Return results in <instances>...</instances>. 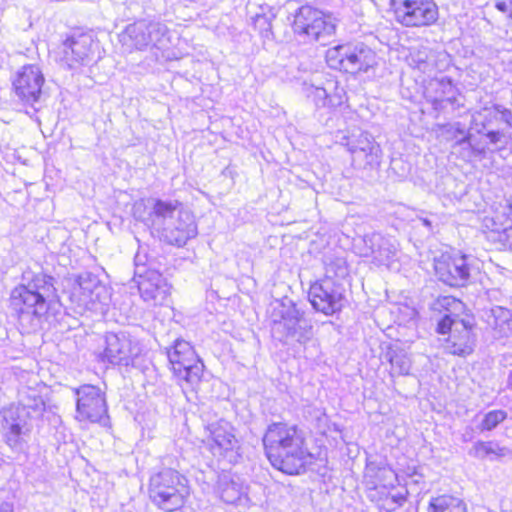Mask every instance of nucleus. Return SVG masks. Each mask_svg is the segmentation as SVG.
I'll use <instances>...</instances> for the list:
<instances>
[{
    "instance_id": "nucleus-19",
    "label": "nucleus",
    "mask_w": 512,
    "mask_h": 512,
    "mask_svg": "<svg viewBox=\"0 0 512 512\" xmlns=\"http://www.w3.org/2000/svg\"><path fill=\"white\" fill-rule=\"evenodd\" d=\"M45 78L37 65H26L13 82L15 94L25 105L35 107L42 96Z\"/></svg>"
},
{
    "instance_id": "nucleus-10",
    "label": "nucleus",
    "mask_w": 512,
    "mask_h": 512,
    "mask_svg": "<svg viewBox=\"0 0 512 512\" xmlns=\"http://www.w3.org/2000/svg\"><path fill=\"white\" fill-rule=\"evenodd\" d=\"M398 23L406 27H423L438 19V7L434 0H391Z\"/></svg>"
},
{
    "instance_id": "nucleus-18",
    "label": "nucleus",
    "mask_w": 512,
    "mask_h": 512,
    "mask_svg": "<svg viewBox=\"0 0 512 512\" xmlns=\"http://www.w3.org/2000/svg\"><path fill=\"white\" fill-rule=\"evenodd\" d=\"M71 301L82 311L96 310L98 304H106L109 299L106 287L91 275H80L71 292Z\"/></svg>"
},
{
    "instance_id": "nucleus-17",
    "label": "nucleus",
    "mask_w": 512,
    "mask_h": 512,
    "mask_svg": "<svg viewBox=\"0 0 512 512\" xmlns=\"http://www.w3.org/2000/svg\"><path fill=\"white\" fill-rule=\"evenodd\" d=\"M308 295L313 308L325 315L341 310L345 301L341 285L328 277L312 284Z\"/></svg>"
},
{
    "instance_id": "nucleus-21",
    "label": "nucleus",
    "mask_w": 512,
    "mask_h": 512,
    "mask_svg": "<svg viewBox=\"0 0 512 512\" xmlns=\"http://www.w3.org/2000/svg\"><path fill=\"white\" fill-rule=\"evenodd\" d=\"M97 46L90 35L68 38L60 47V59L71 69L86 65L92 60Z\"/></svg>"
},
{
    "instance_id": "nucleus-43",
    "label": "nucleus",
    "mask_w": 512,
    "mask_h": 512,
    "mask_svg": "<svg viewBox=\"0 0 512 512\" xmlns=\"http://www.w3.org/2000/svg\"><path fill=\"white\" fill-rule=\"evenodd\" d=\"M508 206H509V209H510V211H511V213H512V197H511V199L508 201Z\"/></svg>"
},
{
    "instance_id": "nucleus-36",
    "label": "nucleus",
    "mask_w": 512,
    "mask_h": 512,
    "mask_svg": "<svg viewBox=\"0 0 512 512\" xmlns=\"http://www.w3.org/2000/svg\"><path fill=\"white\" fill-rule=\"evenodd\" d=\"M437 305L448 311H459L463 307V303L451 296H443L437 300Z\"/></svg>"
},
{
    "instance_id": "nucleus-33",
    "label": "nucleus",
    "mask_w": 512,
    "mask_h": 512,
    "mask_svg": "<svg viewBox=\"0 0 512 512\" xmlns=\"http://www.w3.org/2000/svg\"><path fill=\"white\" fill-rule=\"evenodd\" d=\"M159 199H141L133 205V216L152 228L153 207Z\"/></svg>"
},
{
    "instance_id": "nucleus-13",
    "label": "nucleus",
    "mask_w": 512,
    "mask_h": 512,
    "mask_svg": "<svg viewBox=\"0 0 512 512\" xmlns=\"http://www.w3.org/2000/svg\"><path fill=\"white\" fill-rule=\"evenodd\" d=\"M141 353L139 341L129 333H107L105 336V347L100 354L103 362L113 365L128 366L133 363Z\"/></svg>"
},
{
    "instance_id": "nucleus-39",
    "label": "nucleus",
    "mask_w": 512,
    "mask_h": 512,
    "mask_svg": "<svg viewBox=\"0 0 512 512\" xmlns=\"http://www.w3.org/2000/svg\"><path fill=\"white\" fill-rule=\"evenodd\" d=\"M495 7L501 12H506L509 11L510 5L508 6L504 1H496Z\"/></svg>"
},
{
    "instance_id": "nucleus-24",
    "label": "nucleus",
    "mask_w": 512,
    "mask_h": 512,
    "mask_svg": "<svg viewBox=\"0 0 512 512\" xmlns=\"http://www.w3.org/2000/svg\"><path fill=\"white\" fill-rule=\"evenodd\" d=\"M424 95L437 111L457 101V90L447 77L431 79L425 87Z\"/></svg>"
},
{
    "instance_id": "nucleus-35",
    "label": "nucleus",
    "mask_w": 512,
    "mask_h": 512,
    "mask_svg": "<svg viewBox=\"0 0 512 512\" xmlns=\"http://www.w3.org/2000/svg\"><path fill=\"white\" fill-rule=\"evenodd\" d=\"M507 417V414L503 410H493L485 414L481 424V431H491L494 429L499 423L504 421Z\"/></svg>"
},
{
    "instance_id": "nucleus-37",
    "label": "nucleus",
    "mask_w": 512,
    "mask_h": 512,
    "mask_svg": "<svg viewBox=\"0 0 512 512\" xmlns=\"http://www.w3.org/2000/svg\"><path fill=\"white\" fill-rule=\"evenodd\" d=\"M494 231L501 233L500 239L504 241L510 248H512V221H507L506 225L496 226Z\"/></svg>"
},
{
    "instance_id": "nucleus-8",
    "label": "nucleus",
    "mask_w": 512,
    "mask_h": 512,
    "mask_svg": "<svg viewBox=\"0 0 512 512\" xmlns=\"http://www.w3.org/2000/svg\"><path fill=\"white\" fill-rule=\"evenodd\" d=\"M337 19L310 5L299 7L292 22L293 32L309 41L323 42L335 34Z\"/></svg>"
},
{
    "instance_id": "nucleus-9",
    "label": "nucleus",
    "mask_w": 512,
    "mask_h": 512,
    "mask_svg": "<svg viewBox=\"0 0 512 512\" xmlns=\"http://www.w3.org/2000/svg\"><path fill=\"white\" fill-rule=\"evenodd\" d=\"M167 357L171 370L178 380H184L190 384L209 381V374L204 372V365L196 359L194 349L189 342L183 339L175 340L174 345L167 350Z\"/></svg>"
},
{
    "instance_id": "nucleus-15",
    "label": "nucleus",
    "mask_w": 512,
    "mask_h": 512,
    "mask_svg": "<svg viewBox=\"0 0 512 512\" xmlns=\"http://www.w3.org/2000/svg\"><path fill=\"white\" fill-rule=\"evenodd\" d=\"M134 281L137 284L141 298L152 306L164 305L170 294V287L163 276L156 270H146L138 264L136 256Z\"/></svg>"
},
{
    "instance_id": "nucleus-16",
    "label": "nucleus",
    "mask_w": 512,
    "mask_h": 512,
    "mask_svg": "<svg viewBox=\"0 0 512 512\" xmlns=\"http://www.w3.org/2000/svg\"><path fill=\"white\" fill-rule=\"evenodd\" d=\"M436 276L451 287H463L469 283L472 271L471 258L467 255H441L435 259Z\"/></svg>"
},
{
    "instance_id": "nucleus-5",
    "label": "nucleus",
    "mask_w": 512,
    "mask_h": 512,
    "mask_svg": "<svg viewBox=\"0 0 512 512\" xmlns=\"http://www.w3.org/2000/svg\"><path fill=\"white\" fill-rule=\"evenodd\" d=\"M190 494L187 478L172 468L151 475L148 495L151 502L166 512L181 509Z\"/></svg>"
},
{
    "instance_id": "nucleus-7",
    "label": "nucleus",
    "mask_w": 512,
    "mask_h": 512,
    "mask_svg": "<svg viewBox=\"0 0 512 512\" xmlns=\"http://www.w3.org/2000/svg\"><path fill=\"white\" fill-rule=\"evenodd\" d=\"M326 62L332 69L356 74L374 67L377 56L374 50L362 42L346 43L329 48Z\"/></svg>"
},
{
    "instance_id": "nucleus-34",
    "label": "nucleus",
    "mask_w": 512,
    "mask_h": 512,
    "mask_svg": "<svg viewBox=\"0 0 512 512\" xmlns=\"http://www.w3.org/2000/svg\"><path fill=\"white\" fill-rule=\"evenodd\" d=\"M471 454L479 459L503 455V448L493 441H478L474 444Z\"/></svg>"
},
{
    "instance_id": "nucleus-1",
    "label": "nucleus",
    "mask_w": 512,
    "mask_h": 512,
    "mask_svg": "<svg viewBox=\"0 0 512 512\" xmlns=\"http://www.w3.org/2000/svg\"><path fill=\"white\" fill-rule=\"evenodd\" d=\"M263 445L271 465L286 474H299L312 463L304 432L296 426L273 423L263 437Z\"/></svg>"
},
{
    "instance_id": "nucleus-27",
    "label": "nucleus",
    "mask_w": 512,
    "mask_h": 512,
    "mask_svg": "<svg viewBox=\"0 0 512 512\" xmlns=\"http://www.w3.org/2000/svg\"><path fill=\"white\" fill-rule=\"evenodd\" d=\"M121 41L123 44L139 50L149 47L151 44L149 22L140 20L128 25L121 34Z\"/></svg>"
},
{
    "instance_id": "nucleus-20",
    "label": "nucleus",
    "mask_w": 512,
    "mask_h": 512,
    "mask_svg": "<svg viewBox=\"0 0 512 512\" xmlns=\"http://www.w3.org/2000/svg\"><path fill=\"white\" fill-rule=\"evenodd\" d=\"M75 394L78 419L97 422L106 413L104 392L98 386H79Z\"/></svg>"
},
{
    "instance_id": "nucleus-32",
    "label": "nucleus",
    "mask_w": 512,
    "mask_h": 512,
    "mask_svg": "<svg viewBox=\"0 0 512 512\" xmlns=\"http://www.w3.org/2000/svg\"><path fill=\"white\" fill-rule=\"evenodd\" d=\"M389 362L391 365V375H406L409 373L411 368V361L409 357L401 352L396 350H390L388 352Z\"/></svg>"
},
{
    "instance_id": "nucleus-38",
    "label": "nucleus",
    "mask_w": 512,
    "mask_h": 512,
    "mask_svg": "<svg viewBox=\"0 0 512 512\" xmlns=\"http://www.w3.org/2000/svg\"><path fill=\"white\" fill-rule=\"evenodd\" d=\"M471 136L468 135L466 137H464L463 139H461L460 141H458V144L459 145H462V144H468L473 152V154L475 155H480V154H483L485 152V149L484 148H480L476 145H473L471 142Z\"/></svg>"
},
{
    "instance_id": "nucleus-28",
    "label": "nucleus",
    "mask_w": 512,
    "mask_h": 512,
    "mask_svg": "<svg viewBox=\"0 0 512 512\" xmlns=\"http://www.w3.org/2000/svg\"><path fill=\"white\" fill-rule=\"evenodd\" d=\"M330 86H335L332 81L328 82V87L316 86L313 83H303V91L307 98L311 99L316 107H335L341 104V97L330 95L328 89Z\"/></svg>"
},
{
    "instance_id": "nucleus-26",
    "label": "nucleus",
    "mask_w": 512,
    "mask_h": 512,
    "mask_svg": "<svg viewBox=\"0 0 512 512\" xmlns=\"http://www.w3.org/2000/svg\"><path fill=\"white\" fill-rule=\"evenodd\" d=\"M218 493L220 498L228 504H237L247 500V491L243 482L239 478H233L228 475L219 477Z\"/></svg>"
},
{
    "instance_id": "nucleus-11",
    "label": "nucleus",
    "mask_w": 512,
    "mask_h": 512,
    "mask_svg": "<svg viewBox=\"0 0 512 512\" xmlns=\"http://www.w3.org/2000/svg\"><path fill=\"white\" fill-rule=\"evenodd\" d=\"M440 334L449 333L445 350L453 355L466 356L473 352L475 339L469 322L458 319L456 315H445L437 326Z\"/></svg>"
},
{
    "instance_id": "nucleus-12",
    "label": "nucleus",
    "mask_w": 512,
    "mask_h": 512,
    "mask_svg": "<svg viewBox=\"0 0 512 512\" xmlns=\"http://www.w3.org/2000/svg\"><path fill=\"white\" fill-rule=\"evenodd\" d=\"M208 437L206 445L213 456L226 459L229 463L237 461L240 444L232 424L224 419L210 423L206 427Z\"/></svg>"
},
{
    "instance_id": "nucleus-6",
    "label": "nucleus",
    "mask_w": 512,
    "mask_h": 512,
    "mask_svg": "<svg viewBox=\"0 0 512 512\" xmlns=\"http://www.w3.org/2000/svg\"><path fill=\"white\" fill-rule=\"evenodd\" d=\"M272 336L285 344H305L313 337L312 326L295 305L280 304L273 312Z\"/></svg>"
},
{
    "instance_id": "nucleus-23",
    "label": "nucleus",
    "mask_w": 512,
    "mask_h": 512,
    "mask_svg": "<svg viewBox=\"0 0 512 512\" xmlns=\"http://www.w3.org/2000/svg\"><path fill=\"white\" fill-rule=\"evenodd\" d=\"M408 496V490L405 486H395L393 484H381L375 488H370L369 497L374 501L377 507L386 512H393L402 507Z\"/></svg>"
},
{
    "instance_id": "nucleus-14",
    "label": "nucleus",
    "mask_w": 512,
    "mask_h": 512,
    "mask_svg": "<svg viewBox=\"0 0 512 512\" xmlns=\"http://www.w3.org/2000/svg\"><path fill=\"white\" fill-rule=\"evenodd\" d=\"M345 146L351 155L352 165L355 169L373 170L380 166L382 150L367 132L348 137Z\"/></svg>"
},
{
    "instance_id": "nucleus-42",
    "label": "nucleus",
    "mask_w": 512,
    "mask_h": 512,
    "mask_svg": "<svg viewBox=\"0 0 512 512\" xmlns=\"http://www.w3.org/2000/svg\"><path fill=\"white\" fill-rule=\"evenodd\" d=\"M509 16L512 18V0H510Z\"/></svg>"
},
{
    "instance_id": "nucleus-25",
    "label": "nucleus",
    "mask_w": 512,
    "mask_h": 512,
    "mask_svg": "<svg viewBox=\"0 0 512 512\" xmlns=\"http://www.w3.org/2000/svg\"><path fill=\"white\" fill-rule=\"evenodd\" d=\"M500 123L505 124L508 128H512V112L501 106L484 107L472 116V129L479 134L492 129Z\"/></svg>"
},
{
    "instance_id": "nucleus-40",
    "label": "nucleus",
    "mask_w": 512,
    "mask_h": 512,
    "mask_svg": "<svg viewBox=\"0 0 512 512\" xmlns=\"http://www.w3.org/2000/svg\"><path fill=\"white\" fill-rule=\"evenodd\" d=\"M0 512H13V505L10 503H2L0 505Z\"/></svg>"
},
{
    "instance_id": "nucleus-31",
    "label": "nucleus",
    "mask_w": 512,
    "mask_h": 512,
    "mask_svg": "<svg viewBox=\"0 0 512 512\" xmlns=\"http://www.w3.org/2000/svg\"><path fill=\"white\" fill-rule=\"evenodd\" d=\"M149 38H151L150 46L158 49L167 48L170 44L169 29L161 22H149Z\"/></svg>"
},
{
    "instance_id": "nucleus-4",
    "label": "nucleus",
    "mask_w": 512,
    "mask_h": 512,
    "mask_svg": "<svg viewBox=\"0 0 512 512\" xmlns=\"http://www.w3.org/2000/svg\"><path fill=\"white\" fill-rule=\"evenodd\" d=\"M153 213L152 229L170 245L184 246L198 234L194 215L178 201L158 200Z\"/></svg>"
},
{
    "instance_id": "nucleus-30",
    "label": "nucleus",
    "mask_w": 512,
    "mask_h": 512,
    "mask_svg": "<svg viewBox=\"0 0 512 512\" xmlns=\"http://www.w3.org/2000/svg\"><path fill=\"white\" fill-rule=\"evenodd\" d=\"M429 512H466V506L458 498L443 495L432 499Z\"/></svg>"
},
{
    "instance_id": "nucleus-3",
    "label": "nucleus",
    "mask_w": 512,
    "mask_h": 512,
    "mask_svg": "<svg viewBox=\"0 0 512 512\" xmlns=\"http://www.w3.org/2000/svg\"><path fill=\"white\" fill-rule=\"evenodd\" d=\"M24 387L26 391L23 393L29 399L21 398L19 404H12L1 411L6 443L14 451L22 453L27 452L29 448L34 428V418L30 410L40 412L44 406V402L35 394L34 389L30 386Z\"/></svg>"
},
{
    "instance_id": "nucleus-44",
    "label": "nucleus",
    "mask_w": 512,
    "mask_h": 512,
    "mask_svg": "<svg viewBox=\"0 0 512 512\" xmlns=\"http://www.w3.org/2000/svg\"><path fill=\"white\" fill-rule=\"evenodd\" d=\"M261 20H262V21H264V22H266V18H265V17H259V18H257V21H261Z\"/></svg>"
},
{
    "instance_id": "nucleus-22",
    "label": "nucleus",
    "mask_w": 512,
    "mask_h": 512,
    "mask_svg": "<svg viewBox=\"0 0 512 512\" xmlns=\"http://www.w3.org/2000/svg\"><path fill=\"white\" fill-rule=\"evenodd\" d=\"M365 251L362 253L365 257L372 259L379 265L390 266L397 260L399 244L395 238L385 237L380 233L367 234L363 238Z\"/></svg>"
},
{
    "instance_id": "nucleus-41",
    "label": "nucleus",
    "mask_w": 512,
    "mask_h": 512,
    "mask_svg": "<svg viewBox=\"0 0 512 512\" xmlns=\"http://www.w3.org/2000/svg\"><path fill=\"white\" fill-rule=\"evenodd\" d=\"M421 221H422L423 225H425L426 227H431V222L428 219L423 218V219H421Z\"/></svg>"
},
{
    "instance_id": "nucleus-2",
    "label": "nucleus",
    "mask_w": 512,
    "mask_h": 512,
    "mask_svg": "<svg viewBox=\"0 0 512 512\" xmlns=\"http://www.w3.org/2000/svg\"><path fill=\"white\" fill-rule=\"evenodd\" d=\"M55 292L53 278L42 273L34 275L26 284L18 285L11 291L10 306L24 328L30 331L39 326Z\"/></svg>"
},
{
    "instance_id": "nucleus-29",
    "label": "nucleus",
    "mask_w": 512,
    "mask_h": 512,
    "mask_svg": "<svg viewBox=\"0 0 512 512\" xmlns=\"http://www.w3.org/2000/svg\"><path fill=\"white\" fill-rule=\"evenodd\" d=\"M364 478L367 484L372 485L371 488H375L381 484H392V481L397 479V475L386 465L369 462L365 468Z\"/></svg>"
}]
</instances>
